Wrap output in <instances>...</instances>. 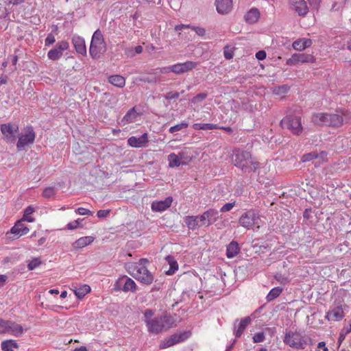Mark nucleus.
Instances as JSON below:
<instances>
[{"mask_svg":"<svg viewBox=\"0 0 351 351\" xmlns=\"http://www.w3.org/2000/svg\"><path fill=\"white\" fill-rule=\"evenodd\" d=\"M311 121L316 125L339 128L344 122L351 123V112L343 109L336 110L335 113H315L312 115Z\"/></svg>","mask_w":351,"mask_h":351,"instance_id":"1","label":"nucleus"},{"mask_svg":"<svg viewBox=\"0 0 351 351\" xmlns=\"http://www.w3.org/2000/svg\"><path fill=\"white\" fill-rule=\"evenodd\" d=\"M154 312L150 309L144 311V321L150 333L158 334L176 326V320L171 315L164 314L160 317H154Z\"/></svg>","mask_w":351,"mask_h":351,"instance_id":"2","label":"nucleus"},{"mask_svg":"<svg viewBox=\"0 0 351 351\" xmlns=\"http://www.w3.org/2000/svg\"><path fill=\"white\" fill-rule=\"evenodd\" d=\"M232 160L244 173H256L259 167L258 162L252 157L250 152L241 149H235L233 151Z\"/></svg>","mask_w":351,"mask_h":351,"instance_id":"3","label":"nucleus"},{"mask_svg":"<svg viewBox=\"0 0 351 351\" xmlns=\"http://www.w3.org/2000/svg\"><path fill=\"white\" fill-rule=\"evenodd\" d=\"M146 259L142 258L137 263H128L125 265L127 271L138 281L150 285L154 280L152 274L147 270Z\"/></svg>","mask_w":351,"mask_h":351,"instance_id":"4","label":"nucleus"},{"mask_svg":"<svg viewBox=\"0 0 351 351\" xmlns=\"http://www.w3.org/2000/svg\"><path fill=\"white\" fill-rule=\"evenodd\" d=\"M284 343L293 348L303 350L308 344V341L304 335L297 330H286Z\"/></svg>","mask_w":351,"mask_h":351,"instance_id":"5","label":"nucleus"},{"mask_svg":"<svg viewBox=\"0 0 351 351\" xmlns=\"http://www.w3.org/2000/svg\"><path fill=\"white\" fill-rule=\"evenodd\" d=\"M239 224L248 230L259 229L262 225L259 213L255 210H249L241 215L239 219Z\"/></svg>","mask_w":351,"mask_h":351,"instance_id":"6","label":"nucleus"},{"mask_svg":"<svg viewBox=\"0 0 351 351\" xmlns=\"http://www.w3.org/2000/svg\"><path fill=\"white\" fill-rule=\"evenodd\" d=\"M106 49L104 38L99 29H97L92 37L89 53L92 58H98Z\"/></svg>","mask_w":351,"mask_h":351,"instance_id":"7","label":"nucleus"},{"mask_svg":"<svg viewBox=\"0 0 351 351\" xmlns=\"http://www.w3.org/2000/svg\"><path fill=\"white\" fill-rule=\"evenodd\" d=\"M25 329L13 321L0 319V335L8 334L16 337H21Z\"/></svg>","mask_w":351,"mask_h":351,"instance_id":"8","label":"nucleus"},{"mask_svg":"<svg viewBox=\"0 0 351 351\" xmlns=\"http://www.w3.org/2000/svg\"><path fill=\"white\" fill-rule=\"evenodd\" d=\"M282 128L287 129L294 135H300L303 128L302 126L301 118L298 116L289 115L285 117L280 121Z\"/></svg>","mask_w":351,"mask_h":351,"instance_id":"9","label":"nucleus"},{"mask_svg":"<svg viewBox=\"0 0 351 351\" xmlns=\"http://www.w3.org/2000/svg\"><path fill=\"white\" fill-rule=\"evenodd\" d=\"M190 336L191 332L189 331L172 335L171 337L161 341L159 347L160 349L167 348L186 340Z\"/></svg>","mask_w":351,"mask_h":351,"instance_id":"10","label":"nucleus"},{"mask_svg":"<svg viewBox=\"0 0 351 351\" xmlns=\"http://www.w3.org/2000/svg\"><path fill=\"white\" fill-rule=\"evenodd\" d=\"M114 287L117 291L134 292L136 289V285L132 278L127 276H123L117 280L114 285Z\"/></svg>","mask_w":351,"mask_h":351,"instance_id":"11","label":"nucleus"},{"mask_svg":"<svg viewBox=\"0 0 351 351\" xmlns=\"http://www.w3.org/2000/svg\"><path fill=\"white\" fill-rule=\"evenodd\" d=\"M1 132L8 143H14L16 140L15 134L19 132V126L11 123H3L0 127Z\"/></svg>","mask_w":351,"mask_h":351,"instance_id":"12","label":"nucleus"},{"mask_svg":"<svg viewBox=\"0 0 351 351\" xmlns=\"http://www.w3.org/2000/svg\"><path fill=\"white\" fill-rule=\"evenodd\" d=\"M218 217L219 212L214 208H210L199 217L200 226L208 227L216 221Z\"/></svg>","mask_w":351,"mask_h":351,"instance_id":"13","label":"nucleus"},{"mask_svg":"<svg viewBox=\"0 0 351 351\" xmlns=\"http://www.w3.org/2000/svg\"><path fill=\"white\" fill-rule=\"evenodd\" d=\"M197 62L193 61H186L183 63H177L171 66V72L177 75L183 74L195 69Z\"/></svg>","mask_w":351,"mask_h":351,"instance_id":"14","label":"nucleus"},{"mask_svg":"<svg viewBox=\"0 0 351 351\" xmlns=\"http://www.w3.org/2000/svg\"><path fill=\"white\" fill-rule=\"evenodd\" d=\"M315 58L311 54L307 53H293L290 58L287 60V64L289 65L296 64L298 62L308 63L315 62Z\"/></svg>","mask_w":351,"mask_h":351,"instance_id":"15","label":"nucleus"},{"mask_svg":"<svg viewBox=\"0 0 351 351\" xmlns=\"http://www.w3.org/2000/svg\"><path fill=\"white\" fill-rule=\"evenodd\" d=\"M291 10L300 16H305L308 12V7L305 0H289Z\"/></svg>","mask_w":351,"mask_h":351,"instance_id":"16","label":"nucleus"},{"mask_svg":"<svg viewBox=\"0 0 351 351\" xmlns=\"http://www.w3.org/2000/svg\"><path fill=\"white\" fill-rule=\"evenodd\" d=\"M69 46L68 42L64 40L58 43L56 47L48 52V58L52 60H58L62 57L63 51L69 48Z\"/></svg>","mask_w":351,"mask_h":351,"instance_id":"17","label":"nucleus"},{"mask_svg":"<svg viewBox=\"0 0 351 351\" xmlns=\"http://www.w3.org/2000/svg\"><path fill=\"white\" fill-rule=\"evenodd\" d=\"M35 139V133L32 128H29L25 134H22L19 137L16 144L18 149H21L25 146L32 144Z\"/></svg>","mask_w":351,"mask_h":351,"instance_id":"18","label":"nucleus"},{"mask_svg":"<svg viewBox=\"0 0 351 351\" xmlns=\"http://www.w3.org/2000/svg\"><path fill=\"white\" fill-rule=\"evenodd\" d=\"M345 316L343 308L342 306H337L330 308L325 316L328 321L339 322Z\"/></svg>","mask_w":351,"mask_h":351,"instance_id":"19","label":"nucleus"},{"mask_svg":"<svg viewBox=\"0 0 351 351\" xmlns=\"http://www.w3.org/2000/svg\"><path fill=\"white\" fill-rule=\"evenodd\" d=\"M173 202L171 197H167L163 200L154 201L152 203L151 208L154 212H163L169 208Z\"/></svg>","mask_w":351,"mask_h":351,"instance_id":"20","label":"nucleus"},{"mask_svg":"<svg viewBox=\"0 0 351 351\" xmlns=\"http://www.w3.org/2000/svg\"><path fill=\"white\" fill-rule=\"evenodd\" d=\"M148 141V135L147 133H144L138 138L136 136L130 137L128 139V144L132 147H145Z\"/></svg>","mask_w":351,"mask_h":351,"instance_id":"21","label":"nucleus"},{"mask_svg":"<svg viewBox=\"0 0 351 351\" xmlns=\"http://www.w3.org/2000/svg\"><path fill=\"white\" fill-rule=\"evenodd\" d=\"M217 12L221 14H226L232 9V0H215Z\"/></svg>","mask_w":351,"mask_h":351,"instance_id":"22","label":"nucleus"},{"mask_svg":"<svg viewBox=\"0 0 351 351\" xmlns=\"http://www.w3.org/2000/svg\"><path fill=\"white\" fill-rule=\"evenodd\" d=\"M326 158L327 153L324 151H322L319 154L316 152H313L304 154L301 160L302 162H308L313 159H316L318 160V162H324L326 160Z\"/></svg>","mask_w":351,"mask_h":351,"instance_id":"23","label":"nucleus"},{"mask_svg":"<svg viewBox=\"0 0 351 351\" xmlns=\"http://www.w3.org/2000/svg\"><path fill=\"white\" fill-rule=\"evenodd\" d=\"M95 240V237L92 236H86L82 237L73 242L71 245L72 249L73 250H77L79 249L83 248L86 246L91 244Z\"/></svg>","mask_w":351,"mask_h":351,"instance_id":"24","label":"nucleus"},{"mask_svg":"<svg viewBox=\"0 0 351 351\" xmlns=\"http://www.w3.org/2000/svg\"><path fill=\"white\" fill-rule=\"evenodd\" d=\"M22 220H19L11 228L10 232L17 237H20L23 235L27 234L29 229L22 223Z\"/></svg>","mask_w":351,"mask_h":351,"instance_id":"25","label":"nucleus"},{"mask_svg":"<svg viewBox=\"0 0 351 351\" xmlns=\"http://www.w3.org/2000/svg\"><path fill=\"white\" fill-rule=\"evenodd\" d=\"M252 319L250 317H246L239 321L238 324L235 323L234 324V333L236 337H240L245 330L246 327L248 324H250Z\"/></svg>","mask_w":351,"mask_h":351,"instance_id":"26","label":"nucleus"},{"mask_svg":"<svg viewBox=\"0 0 351 351\" xmlns=\"http://www.w3.org/2000/svg\"><path fill=\"white\" fill-rule=\"evenodd\" d=\"M72 43L73 44L74 47L78 53L82 55L86 54L85 41L83 38L79 36H74L72 38Z\"/></svg>","mask_w":351,"mask_h":351,"instance_id":"27","label":"nucleus"},{"mask_svg":"<svg viewBox=\"0 0 351 351\" xmlns=\"http://www.w3.org/2000/svg\"><path fill=\"white\" fill-rule=\"evenodd\" d=\"M312 45V40L309 38H300L293 42L292 46L295 50L302 51Z\"/></svg>","mask_w":351,"mask_h":351,"instance_id":"28","label":"nucleus"},{"mask_svg":"<svg viewBox=\"0 0 351 351\" xmlns=\"http://www.w3.org/2000/svg\"><path fill=\"white\" fill-rule=\"evenodd\" d=\"M259 18L260 12L257 8H252L245 15V21L250 24L256 23Z\"/></svg>","mask_w":351,"mask_h":351,"instance_id":"29","label":"nucleus"},{"mask_svg":"<svg viewBox=\"0 0 351 351\" xmlns=\"http://www.w3.org/2000/svg\"><path fill=\"white\" fill-rule=\"evenodd\" d=\"M180 160L182 162V165H188L192 158H193V153L191 150L189 148H184L178 154Z\"/></svg>","mask_w":351,"mask_h":351,"instance_id":"30","label":"nucleus"},{"mask_svg":"<svg viewBox=\"0 0 351 351\" xmlns=\"http://www.w3.org/2000/svg\"><path fill=\"white\" fill-rule=\"evenodd\" d=\"M239 251H240V248L239 247L237 242L232 241L227 246L226 256L228 258H232L235 257L239 254Z\"/></svg>","mask_w":351,"mask_h":351,"instance_id":"31","label":"nucleus"},{"mask_svg":"<svg viewBox=\"0 0 351 351\" xmlns=\"http://www.w3.org/2000/svg\"><path fill=\"white\" fill-rule=\"evenodd\" d=\"M72 290L77 298L82 299L90 291V287L88 285H82L77 288L74 287Z\"/></svg>","mask_w":351,"mask_h":351,"instance_id":"32","label":"nucleus"},{"mask_svg":"<svg viewBox=\"0 0 351 351\" xmlns=\"http://www.w3.org/2000/svg\"><path fill=\"white\" fill-rule=\"evenodd\" d=\"M1 348L3 351H14L19 348V345L15 340L8 339L1 342Z\"/></svg>","mask_w":351,"mask_h":351,"instance_id":"33","label":"nucleus"},{"mask_svg":"<svg viewBox=\"0 0 351 351\" xmlns=\"http://www.w3.org/2000/svg\"><path fill=\"white\" fill-rule=\"evenodd\" d=\"M139 80L141 82L149 84H156L160 82V76L157 72L149 73L147 76L141 77Z\"/></svg>","mask_w":351,"mask_h":351,"instance_id":"34","label":"nucleus"},{"mask_svg":"<svg viewBox=\"0 0 351 351\" xmlns=\"http://www.w3.org/2000/svg\"><path fill=\"white\" fill-rule=\"evenodd\" d=\"M108 82L112 85L119 88L123 87L125 84V78L120 75H114L110 76L108 77Z\"/></svg>","mask_w":351,"mask_h":351,"instance_id":"35","label":"nucleus"},{"mask_svg":"<svg viewBox=\"0 0 351 351\" xmlns=\"http://www.w3.org/2000/svg\"><path fill=\"white\" fill-rule=\"evenodd\" d=\"M165 259L169 265V269L166 271V274L172 275L178 269V264L174 257L171 256H167Z\"/></svg>","mask_w":351,"mask_h":351,"instance_id":"36","label":"nucleus"},{"mask_svg":"<svg viewBox=\"0 0 351 351\" xmlns=\"http://www.w3.org/2000/svg\"><path fill=\"white\" fill-rule=\"evenodd\" d=\"M198 217L196 216H187L184 218V221L187 227L191 230H195L198 226Z\"/></svg>","mask_w":351,"mask_h":351,"instance_id":"37","label":"nucleus"},{"mask_svg":"<svg viewBox=\"0 0 351 351\" xmlns=\"http://www.w3.org/2000/svg\"><path fill=\"white\" fill-rule=\"evenodd\" d=\"M138 113L134 108L130 109L126 114L123 117L121 122L125 125L127 123H132L137 117Z\"/></svg>","mask_w":351,"mask_h":351,"instance_id":"38","label":"nucleus"},{"mask_svg":"<svg viewBox=\"0 0 351 351\" xmlns=\"http://www.w3.org/2000/svg\"><path fill=\"white\" fill-rule=\"evenodd\" d=\"M34 212L35 208L32 206H27L24 210V214L21 220L30 223L34 222L35 219L32 216V214Z\"/></svg>","mask_w":351,"mask_h":351,"instance_id":"39","label":"nucleus"},{"mask_svg":"<svg viewBox=\"0 0 351 351\" xmlns=\"http://www.w3.org/2000/svg\"><path fill=\"white\" fill-rule=\"evenodd\" d=\"M184 28H191L193 30H194L196 34L199 36H204L205 34V29L202 27H191L190 25H176L175 27V29L176 31L182 30Z\"/></svg>","mask_w":351,"mask_h":351,"instance_id":"40","label":"nucleus"},{"mask_svg":"<svg viewBox=\"0 0 351 351\" xmlns=\"http://www.w3.org/2000/svg\"><path fill=\"white\" fill-rule=\"evenodd\" d=\"M193 128L195 130H210L214 129H218V126L217 125L212 123H194L193 125Z\"/></svg>","mask_w":351,"mask_h":351,"instance_id":"41","label":"nucleus"},{"mask_svg":"<svg viewBox=\"0 0 351 351\" xmlns=\"http://www.w3.org/2000/svg\"><path fill=\"white\" fill-rule=\"evenodd\" d=\"M168 160L169 167H178L180 165H182V162L180 160V158H179V156L174 153H172L169 155Z\"/></svg>","mask_w":351,"mask_h":351,"instance_id":"42","label":"nucleus"},{"mask_svg":"<svg viewBox=\"0 0 351 351\" xmlns=\"http://www.w3.org/2000/svg\"><path fill=\"white\" fill-rule=\"evenodd\" d=\"M282 289L279 287L273 288L267 294L266 299L268 302L274 300L275 298L278 297L282 293Z\"/></svg>","mask_w":351,"mask_h":351,"instance_id":"43","label":"nucleus"},{"mask_svg":"<svg viewBox=\"0 0 351 351\" xmlns=\"http://www.w3.org/2000/svg\"><path fill=\"white\" fill-rule=\"evenodd\" d=\"M42 263L40 258H33L27 261V267L29 270H33L40 265Z\"/></svg>","mask_w":351,"mask_h":351,"instance_id":"44","label":"nucleus"},{"mask_svg":"<svg viewBox=\"0 0 351 351\" xmlns=\"http://www.w3.org/2000/svg\"><path fill=\"white\" fill-rule=\"evenodd\" d=\"M143 47L141 45L135 47L134 49H128L125 53L128 56L134 57L136 54H140L143 52Z\"/></svg>","mask_w":351,"mask_h":351,"instance_id":"45","label":"nucleus"},{"mask_svg":"<svg viewBox=\"0 0 351 351\" xmlns=\"http://www.w3.org/2000/svg\"><path fill=\"white\" fill-rule=\"evenodd\" d=\"M188 126H189L188 123L183 121L179 124H177L174 126L171 127L169 130V132L170 133H174L176 132L180 131L182 129L186 128Z\"/></svg>","mask_w":351,"mask_h":351,"instance_id":"46","label":"nucleus"},{"mask_svg":"<svg viewBox=\"0 0 351 351\" xmlns=\"http://www.w3.org/2000/svg\"><path fill=\"white\" fill-rule=\"evenodd\" d=\"M289 87L287 85H282L274 87L273 93L276 95H282L288 92Z\"/></svg>","mask_w":351,"mask_h":351,"instance_id":"47","label":"nucleus"},{"mask_svg":"<svg viewBox=\"0 0 351 351\" xmlns=\"http://www.w3.org/2000/svg\"><path fill=\"white\" fill-rule=\"evenodd\" d=\"M252 339L254 343H261L265 340V335L263 332H256L254 335Z\"/></svg>","mask_w":351,"mask_h":351,"instance_id":"48","label":"nucleus"},{"mask_svg":"<svg viewBox=\"0 0 351 351\" xmlns=\"http://www.w3.org/2000/svg\"><path fill=\"white\" fill-rule=\"evenodd\" d=\"M83 219H78L77 220H75V221H73L69 223L66 225V228L68 230H75V229H77V228L82 226L81 221Z\"/></svg>","mask_w":351,"mask_h":351,"instance_id":"49","label":"nucleus"},{"mask_svg":"<svg viewBox=\"0 0 351 351\" xmlns=\"http://www.w3.org/2000/svg\"><path fill=\"white\" fill-rule=\"evenodd\" d=\"M207 97V94L205 93L197 94L196 96H195L192 99V103H199L204 101Z\"/></svg>","mask_w":351,"mask_h":351,"instance_id":"50","label":"nucleus"},{"mask_svg":"<svg viewBox=\"0 0 351 351\" xmlns=\"http://www.w3.org/2000/svg\"><path fill=\"white\" fill-rule=\"evenodd\" d=\"M43 195L45 197H51L55 195V189L53 187H47L43 191Z\"/></svg>","mask_w":351,"mask_h":351,"instance_id":"51","label":"nucleus"},{"mask_svg":"<svg viewBox=\"0 0 351 351\" xmlns=\"http://www.w3.org/2000/svg\"><path fill=\"white\" fill-rule=\"evenodd\" d=\"M235 206V202L226 203L221 208L220 211L222 213H226L228 211H230L233 208V207Z\"/></svg>","mask_w":351,"mask_h":351,"instance_id":"52","label":"nucleus"},{"mask_svg":"<svg viewBox=\"0 0 351 351\" xmlns=\"http://www.w3.org/2000/svg\"><path fill=\"white\" fill-rule=\"evenodd\" d=\"M223 54H224V57L227 60H230V59H232L233 58V51L228 46L224 47Z\"/></svg>","mask_w":351,"mask_h":351,"instance_id":"53","label":"nucleus"},{"mask_svg":"<svg viewBox=\"0 0 351 351\" xmlns=\"http://www.w3.org/2000/svg\"><path fill=\"white\" fill-rule=\"evenodd\" d=\"M180 96V93L178 92H168L164 95L166 99L170 100L173 99H178Z\"/></svg>","mask_w":351,"mask_h":351,"instance_id":"54","label":"nucleus"},{"mask_svg":"<svg viewBox=\"0 0 351 351\" xmlns=\"http://www.w3.org/2000/svg\"><path fill=\"white\" fill-rule=\"evenodd\" d=\"M110 213V210H99L97 211V216L99 218H105L108 216V215Z\"/></svg>","mask_w":351,"mask_h":351,"instance_id":"55","label":"nucleus"},{"mask_svg":"<svg viewBox=\"0 0 351 351\" xmlns=\"http://www.w3.org/2000/svg\"><path fill=\"white\" fill-rule=\"evenodd\" d=\"M75 212L78 215H87L91 214L90 210H89L87 208H82V207H80V208H78L77 209H76Z\"/></svg>","mask_w":351,"mask_h":351,"instance_id":"56","label":"nucleus"},{"mask_svg":"<svg viewBox=\"0 0 351 351\" xmlns=\"http://www.w3.org/2000/svg\"><path fill=\"white\" fill-rule=\"evenodd\" d=\"M56 41L55 36L52 34H49L45 39V45L49 46Z\"/></svg>","mask_w":351,"mask_h":351,"instance_id":"57","label":"nucleus"},{"mask_svg":"<svg viewBox=\"0 0 351 351\" xmlns=\"http://www.w3.org/2000/svg\"><path fill=\"white\" fill-rule=\"evenodd\" d=\"M308 1L310 5L311 6V8L313 9H315V10L318 9L320 2H321V0H308Z\"/></svg>","mask_w":351,"mask_h":351,"instance_id":"58","label":"nucleus"},{"mask_svg":"<svg viewBox=\"0 0 351 351\" xmlns=\"http://www.w3.org/2000/svg\"><path fill=\"white\" fill-rule=\"evenodd\" d=\"M25 0H5L4 2L6 3V4H12V5H19V4H21L23 2H25Z\"/></svg>","mask_w":351,"mask_h":351,"instance_id":"59","label":"nucleus"},{"mask_svg":"<svg viewBox=\"0 0 351 351\" xmlns=\"http://www.w3.org/2000/svg\"><path fill=\"white\" fill-rule=\"evenodd\" d=\"M256 57L259 60H264L266 58V53L264 51H259L256 53Z\"/></svg>","mask_w":351,"mask_h":351,"instance_id":"60","label":"nucleus"},{"mask_svg":"<svg viewBox=\"0 0 351 351\" xmlns=\"http://www.w3.org/2000/svg\"><path fill=\"white\" fill-rule=\"evenodd\" d=\"M342 333H344L347 335L348 333L351 332V324L345 326L341 331Z\"/></svg>","mask_w":351,"mask_h":351,"instance_id":"61","label":"nucleus"},{"mask_svg":"<svg viewBox=\"0 0 351 351\" xmlns=\"http://www.w3.org/2000/svg\"><path fill=\"white\" fill-rule=\"evenodd\" d=\"M7 276L0 275V287H3L5 281L7 280Z\"/></svg>","mask_w":351,"mask_h":351,"instance_id":"62","label":"nucleus"},{"mask_svg":"<svg viewBox=\"0 0 351 351\" xmlns=\"http://www.w3.org/2000/svg\"><path fill=\"white\" fill-rule=\"evenodd\" d=\"M170 68H171V66H167V67H164V68L160 69V73H169V72H171V69H170Z\"/></svg>","mask_w":351,"mask_h":351,"instance_id":"63","label":"nucleus"},{"mask_svg":"<svg viewBox=\"0 0 351 351\" xmlns=\"http://www.w3.org/2000/svg\"><path fill=\"white\" fill-rule=\"evenodd\" d=\"M10 58L11 59V62H12V64L16 65V62L18 61V56H11L10 57Z\"/></svg>","mask_w":351,"mask_h":351,"instance_id":"64","label":"nucleus"}]
</instances>
